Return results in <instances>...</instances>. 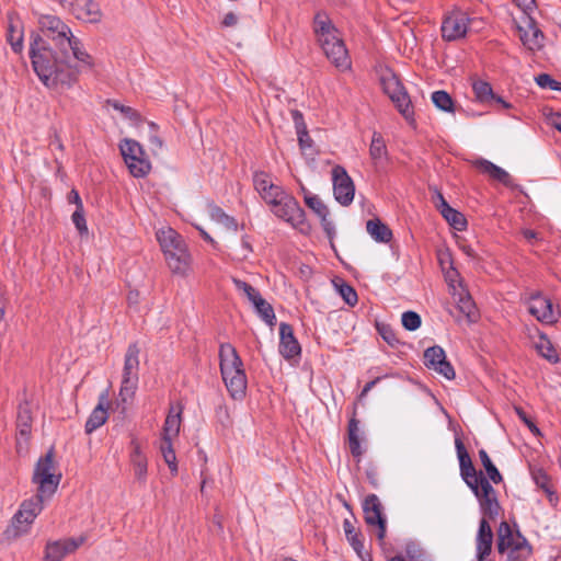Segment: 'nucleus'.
Returning <instances> with one entry per match:
<instances>
[{"label":"nucleus","mask_w":561,"mask_h":561,"mask_svg":"<svg viewBox=\"0 0 561 561\" xmlns=\"http://www.w3.org/2000/svg\"><path fill=\"white\" fill-rule=\"evenodd\" d=\"M497 550L506 554L508 561H524L531 554V546L518 530H513L506 522L497 529Z\"/></svg>","instance_id":"nucleus-8"},{"label":"nucleus","mask_w":561,"mask_h":561,"mask_svg":"<svg viewBox=\"0 0 561 561\" xmlns=\"http://www.w3.org/2000/svg\"><path fill=\"white\" fill-rule=\"evenodd\" d=\"M113 107L117 111H119L122 114H124L129 119H139V114L130 106L122 105L117 102L113 103Z\"/></svg>","instance_id":"nucleus-55"},{"label":"nucleus","mask_w":561,"mask_h":561,"mask_svg":"<svg viewBox=\"0 0 561 561\" xmlns=\"http://www.w3.org/2000/svg\"><path fill=\"white\" fill-rule=\"evenodd\" d=\"M237 21H238V18L234 13L232 12H228L227 14H225L224 19H222V25L224 26H233L237 24Z\"/></svg>","instance_id":"nucleus-59"},{"label":"nucleus","mask_w":561,"mask_h":561,"mask_svg":"<svg viewBox=\"0 0 561 561\" xmlns=\"http://www.w3.org/2000/svg\"><path fill=\"white\" fill-rule=\"evenodd\" d=\"M149 127L151 129V134L149 136V142L151 145V150L153 153H157L158 151L162 150L163 148V141L161 138L157 135V125L154 123H149Z\"/></svg>","instance_id":"nucleus-54"},{"label":"nucleus","mask_w":561,"mask_h":561,"mask_svg":"<svg viewBox=\"0 0 561 561\" xmlns=\"http://www.w3.org/2000/svg\"><path fill=\"white\" fill-rule=\"evenodd\" d=\"M379 379L380 378H376V379L367 382L365 385V387L363 388L360 396L362 397L366 396L375 387V385L379 381Z\"/></svg>","instance_id":"nucleus-64"},{"label":"nucleus","mask_w":561,"mask_h":561,"mask_svg":"<svg viewBox=\"0 0 561 561\" xmlns=\"http://www.w3.org/2000/svg\"><path fill=\"white\" fill-rule=\"evenodd\" d=\"M469 18L461 10H454L445 16L442 24V36L446 41H457L466 36Z\"/></svg>","instance_id":"nucleus-16"},{"label":"nucleus","mask_w":561,"mask_h":561,"mask_svg":"<svg viewBox=\"0 0 561 561\" xmlns=\"http://www.w3.org/2000/svg\"><path fill=\"white\" fill-rule=\"evenodd\" d=\"M378 332L379 334L382 336V339L391 346L396 345L397 343H399V340L397 337V334L396 332L389 327V325H386V324H381V325H378Z\"/></svg>","instance_id":"nucleus-53"},{"label":"nucleus","mask_w":561,"mask_h":561,"mask_svg":"<svg viewBox=\"0 0 561 561\" xmlns=\"http://www.w3.org/2000/svg\"><path fill=\"white\" fill-rule=\"evenodd\" d=\"M402 325L408 331H415L421 327L422 320L419 313L414 311H405L401 317Z\"/></svg>","instance_id":"nucleus-49"},{"label":"nucleus","mask_w":561,"mask_h":561,"mask_svg":"<svg viewBox=\"0 0 561 561\" xmlns=\"http://www.w3.org/2000/svg\"><path fill=\"white\" fill-rule=\"evenodd\" d=\"M432 102L434 105L444 112H454V101L451 96L444 90H438L432 93Z\"/></svg>","instance_id":"nucleus-45"},{"label":"nucleus","mask_w":561,"mask_h":561,"mask_svg":"<svg viewBox=\"0 0 561 561\" xmlns=\"http://www.w3.org/2000/svg\"><path fill=\"white\" fill-rule=\"evenodd\" d=\"M305 202L309 208H311L319 218L329 217L330 211L323 202L317 195H306Z\"/></svg>","instance_id":"nucleus-47"},{"label":"nucleus","mask_w":561,"mask_h":561,"mask_svg":"<svg viewBox=\"0 0 561 561\" xmlns=\"http://www.w3.org/2000/svg\"><path fill=\"white\" fill-rule=\"evenodd\" d=\"M332 180L335 199L343 206L350 205L354 199L355 186L346 170L340 165L334 167Z\"/></svg>","instance_id":"nucleus-17"},{"label":"nucleus","mask_w":561,"mask_h":561,"mask_svg":"<svg viewBox=\"0 0 561 561\" xmlns=\"http://www.w3.org/2000/svg\"><path fill=\"white\" fill-rule=\"evenodd\" d=\"M366 230L376 242L388 243L392 239L391 229L378 218L368 220Z\"/></svg>","instance_id":"nucleus-32"},{"label":"nucleus","mask_w":561,"mask_h":561,"mask_svg":"<svg viewBox=\"0 0 561 561\" xmlns=\"http://www.w3.org/2000/svg\"><path fill=\"white\" fill-rule=\"evenodd\" d=\"M34 405L28 400H23L18 407L16 413V430L18 438L16 446L18 450L22 448L23 443H27L32 433Z\"/></svg>","instance_id":"nucleus-18"},{"label":"nucleus","mask_w":561,"mask_h":561,"mask_svg":"<svg viewBox=\"0 0 561 561\" xmlns=\"http://www.w3.org/2000/svg\"><path fill=\"white\" fill-rule=\"evenodd\" d=\"M313 32L327 58L340 70L350 69L348 51L327 13L318 12L314 15Z\"/></svg>","instance_id":"nucleus-4"},{"label":"nucleus","mask_w":561,"mask_h":561,"mask_svg":"<svg viewBox=\"0 0 561 561\" xmlns=\"http://www.w3.org/2000/svg\"><path fill=\"white\" fill-rule=\"evenodd\" d=\"M424 364L427 368L435 370L448 380L455 378V370L450 363L447 362L445 351L438 345L428 347L424 352Z\"/></svg>","instance_id":"nucleus-20"},{"label":"nucleus","mask_w":561,"mask_h":561,"mask_svg":"<svg viewBox=\"0 0 561 561\" xmlns=\"http://www.w3.org/2000/svg\"><path fill=\"white\" fill-rule=\"evenodd\" d=\"M444 209H442L440 214L446 219V221L456 230L462 231L467 227V220L465 216L450 207L449 204H444Z\"/></svg>","instance_id":"nucleus-36"},{"label":"nucleus","mask_w":561,"mask_h":561,"mask_svg":"<svg viewBox=\"0 0 561 561\" xmlns=\"http://www.w3.org/2000/svg\"><path fill=\"white\" fill-rule=\"evenodd\" d=\"M219 366L226 388L234 400L245 396L248 380L243 363L230 343H222L219 347Z\"/></svg>","instance_id":"nucleus-6"},{"label":"nucleus","mask_w":561,"mask_h":561,"mask_svg":"<svg viewBox=\"0 0 561 561\" xmlns=\"http://www.w3.org/2000/svg\"><path fill=\"white\" fill-rule=\"evenodd\" d=\"M455 445L459 460L460 476H468L471 472H476L477 470L462 442L460 439H456Z\"/></svg>","instance_id":"nucleus-37"},{"label":"nucleus","mask_w":561,"mask_h":561,"mask_svg":"<svg viewBox=\"0 0 561 561\" xmlns=\"http://www.w3.org/2000/svg\"><path fill=\"white\" fill-rule=\"evenodd\" d=\"M533 479L538 488H540L547 495L548 501L551 505L556 506L558 496L552 489V484L548 474L541 469L533 471Z\"/></svg>","instance_id":"nucleus-35"},{"label":"nucleus","mask_w":561,"mask_h":561,"mask_svg":"<svg viewBox=\"0 0 561 561\" xmlns=\"http://www.w3.org/2000/svg\"><path fill=\"white\" fill-rule=\"evenodd\" d=\"M536 82L540 88L550 89L553 91L561 90V82L554 80L547 73H541L536 77Z\"/></svg>","instance_id":"nucleus-51"},{"label":"nucleus","mask_w":561,"mask_h":561,"mask_svg":"<svg viewBox=\"0 0 561 561\" xmlns=\"http://www.w3.org/2000/svg\"><path fill=\"white\" fill-rule=\"evenodd\" d=\"M71 219L80 234H84L88 232V226L83 214V207H77V209L71 216Z\"/></svg>","instance_id":"nucleus-52"},{"label":"nucleus","mask_w":561,"mask_h":561,"mask_svg":"<svg viewBox=\"0 0 561 561\" xmlns=\"http://www.w3.org/2000/svg\"><path fill=\"white\" fill-rule=\"evenodd\" d=\"M210 217L216 222L222 225L226 229L237 231L238 224L236 219L227 215L220 207L214 206L210 208Z\"/></svg>","instance_id":"nucleus-42"},{"label":"nucleus","mask_w":561,"mask_h":561,"mask_svg":"<svg viewBox=\"0 0 561 561\" xmlns=\"http://www.w3.org/2000/svg\"><path fill=\"white\" fill-rule=\"evenodd\" d=\"M293 116L297 128L299 146L301 150H306L311 147L312 140L308 135L305 123L302 122V115L298 111H294Z\"/></svg>","instance_id":"nucleus-41"},{"label":"nucleus","mask_w":561,"mask_h":561,"mask_svg":"<svg viewBox=\"0 0 561 561\" xmlns=\"http://www.w3.org/2000/svg\"><path fill=\"white\" fill-rule=\"evenodd\" d=\"M168 267L174 275L187 276L192 257L183 237L171 227H163L156 233Z\"/></svg>","instance_id":"nucleus-5"},{"label":"nucleus","mask_w":561,"mask_h":561,"mask_svg":"<svg viewBox=\"0 0 561 561\" xmlns=\"http://www.w3.org/2000/svg\"><path fill=\"white\" fill-rule=\"evenodd\" d=\"M549 124L561 133V113H551L548 116Z\"/></svg>","instance_id":"nucleus-58"},{"label":"nucleus","mask_w":561,"mask_h":561,"mask_svg":"<svg viewBox=\"0 0 561 561\" xmlns=\"http://www.w3.org/2000/svg\"><path fill=\"white\" fill-rule=\"evenodd\" d=\"M434 203H435V206L436 208L439 210V213L442 211V209H444V204H448L445 199V197L443 196V194L435 190V199H434Z\"/></svg>","instance_id":"nucleus-60"},{"label":"nucleus","mask_w":561,"mask_h":561,"mask_svg":"<svg viewBox=\"0 0 561 561\" xmlns=\"http://www.w3.org/2000/svg\"><path fill=\"white\" fill-rule=\"evenodd\" d=\"M472 90L476 99L485 104L492 103V100L495 99V94L493 93V89L491 84L483 80H476L472 83Z\"/></svg>","instance_id":"nucleus-38"},{"label":"nucleus","mask_w":561,"mask_h":561,"mask_svg":"<svg viewBox=\"0 0 561 561\" xmlns=\"http://www.w3.org/2000/svg\"><path fill=\"white\" fill-rule=\"evenodd\" d=\"M83 543V538H64L48 541L45 547L44 561H62Z\"/></svg>","instance_id":"nucleus-19"},{"label":"nucleus","mask_w":561,"mask_h":561,"mask_svg":"<svg viewBox=\"0 0 561 561\" xmlns=\"http://www.w3.org/2000/svg\"><path fill=\"white\" fill-rule=\"evenodd\" d=\"M38 25L43 35L49 39L55 47H67L70 49L73 58L82 66L93 68L92 56L85 50L80 38L75 36L70 27L57 15L41 14Z\"/></svg>","instance_id":"nucleus-3"},{"label":"nucleus","mask_w":561,"mask_h":561,"mask_svg":"<svg viewBox=\"0 0 561 561\" xmlns=\"http://www.w3.org/2000/svg\"><path fill=\"white\" fill-rule=\"evenodd\" d=\"M279 353L285 359L299 357L301 347L294 335L293 327L286 322L279 324Z\"/></svg>","instance_id":"nucleus-21"},{"label":"nucleus","mask_w":561,"mask_h":561,"mask_svg":"<svg viewBox=\"0 0 561 561\" xmlns=\"http://www.w3.org/2000/svg\"><path fill=\"white\" fill-rule=\"evenodd\" d=\"M108 394L107 392H102L99 397L98 405L93 409L85 422V432L88 434H91L106 422L108 417Z\"/></svg>","instance_id":"nucleus-25"},{"label":"nucleus","mask_w":561,"mask_h":561,"mask_svg":"<svg viewBox=\"0 0 561 561\" xmlns=\"http://www.w3.org/2000/svg\"><path fill=\"white\" fill-rule=\"evenodd\" d=\"M519 38L530 50L542 47L543 34L533 22H528L526 27H519Z\"/></svg>","instance_id":"nucleus-30"},{"label":"nucleus","mask_w":561,"mask_h":561,"mask_svg":"<svg viewBox=\"0 0 561 561\" xmlns=\"http://www.w3.org/2000/svg\"><path fill=\"white\" fill-rule=\"evenodd\" d=\"M139 354L137 343H131L124 357L122 385L119 389L121 400L126 403L135 396L139 381Z\"/></svg>","instance_id":"nucleus-10"},{"label":"nucleus","mask_w":561,"mask_h":561,"mask_svg":"<svg viewBox=\"0 0 561 561\" xmlns=\"http://www.w3.org/2000/svg\"><path fill=\"white\" fill-rule=\"evenodd\" d=\"M524 11L531 10L535 7V0H514Z\"/></svg>","instance_id":"nucleus-62"},{"label":"nucleus","mask_w":561,"mask_h":561,"mask_svg":"<svg viewBox=\"0 0 561 561\" xmlns=\"http://www.w3.org/2000/svg\"><path fill=\"white\" fill-rule=\"evenodd\" d=\"M476 167L480 172L488 175L490 179L499 181L505 185L510 184V174L504 169L495 165L491 161L480 159L476 162Z\"/></svg>","instance_id":"nucleus-31"},{"label":"nucleus","mask_w":561,"mask_h":561,"mask_svg":"<svg viewBox=\"0 0 561 561\" xmlns=\"http://www.w3.org/2000/svg\"><path fill=\"white\" fill-rule=\"evenodd\" d=\"M337 288L340 295L348 306L353 307L357 304L358 297L352 286L347 285L346 283H342L340 286H337Z\"/></svg>","instance_id":"nucleus-50"},{"label":"nucleus","mask_w":561,"mask_h":561,"mask_svg":"<svg viewBox=\"0 0 561 561\" xmlns=\"http://www.w3.org/2000/svg\"><path fill=\"white\" fill-rule=\"evenodd\" d=\"M69 48L54 49L44 36L32 33L28 56L39 81L48 89L70 88L77 81V71L70 65Z\"/></svg>","instance_id":"nucleus-1"},{"label":"nucleus","mask_w":561,"mask_h":561,"mask_svg":"<svg viewBox=\"0 0 561 561\" xmlns=\"http://www.w3.org/2000/svg\"><path fill=\"white\" fill-rule=\"evenodd\" d=\"M172 442L173 440H162L160 450H161L162 457H163L165 463L168 465L171 473L173 476H175L178 473V461H176L175 451L172 446Z\"/></svg>","instance_id":"nucleus-44"},{"label":"nucleus","mask_w":561,"mask_h":561,"mask_svg":"<svg viewBox=\"0 0 561 561\" xmlns=\"http://www.w3.org/2000/svg\"><path fill=\"white\" fill-rule=\"evenodd\" d=\"M459 248L461 249V251L470 259H476L477 257V253L474 251V249L469 245V244H466V243H460L459 244Z\"/></svg>","instance_id":"nucleus-61"},{"label":"nucleus","mask_w":561,"mask_h":561,"mask_svg":"<svg viewBox=\"0 0 561 561\" xmlns=\"http://www.w3.org/2000/svg\"><path fill=\"white\" fill-rule=\"evenodd\" d=\"M69 202L75 203L77 207H83L79 193L72 190L69 194Z\"/></svg>","instance_id":"nucleus-63"},{"label":"nucleus","mask_w":561,"mask_h":561,"mask_svg":"<svg viewBox=\"0 0 561 561\" xmlns=\"http://www.w3.org/2000/svg\"><path fill=\"white\" fill-rule=\"evenodd\" d=\"M45 501H47V499L39 497L38 494H35L20 504V507L13 515L11 523L15 536L28 531L30 526L43 511Z\"/></svg>","instance_id":"nucleus-13"},{"label":"nucleus","mask_w":561,"mask_h":561,"mask_svg":"<svg viewBox=\"0 0 561 561\" xmlns=\"http://www.w3.org/2000/svg\"><path fill=\"white\" fill-rule=\"evenodd\" d=\"M182 411L183 408L180 404L170 408L163 426L162 440H173L178 437L182 423Z\"/></svg>","instance_id":"nucleus-27"},{"label":"nucleus","mask_w":561,"mask_h":561,"mask_svg":"<svg viewBox=\"0 0 561 561\" xmlns=\"http://www.w3.org/2000/svg\"><path fill=\"white\" fill-rule=\"evenodd\" d=\"M488 517L480 520L479 529L476 537V557L477 560H484L491 552L493 542V533L489 525Z\"/></svg>","instance_id":"nucleus-23"},{"label":"nucleus","mask_w":561,"mask_h":561,"mask_svg":"<svg viewBox=\"0 0 561 561\" xmlns=\"http://www.w3.org/2000/svg\"><path fill=\"white\" fill-rule=\"evenodd\" d=\"M61 471L55 459V450L50 448L35 463L32 482L36 485V494L47 500L56 493L61 481Z\"/></svg>","instance_id":"nucleus-7"},{"label":"nucleus","mask_w":561,"mask_h":561,"mask_svg":"<svg viewBox=\"0 0 561 561\" xmlns=\"http://www.w3.org/2000/svg\"><path fill=\"white\" fill-rule=\"evenodd\" d=\"M7 41L15 54L23 53L24 28L21 20L13 13L8 15Z\"/></svg>","instance_id":"nucleus-24"},{"label":"nucleus","mask_w":561,"mask_h":561,"mask_svg":"<svg viewBox=\"0 0 561 561\" xmlns=\"http://www.w3.org/2000/svg\"><path fill=\"white\" fill-rule=\"evenodd\" d=\"M479 458L489 477L488 480L495 484L500 483L502 481V476L484 449L479 450Z\"/></svg>","instance_id":"nucleus-43"},{"label":"nucleus","mask_w":561,"mask_h":561,"mask_svg":"<svg viewBox=\"0 0 561 561\" xmlns=\"http://www.w3.org/2000/svg\"><path fill=\"white\" fill-rule=\"evenodd\" d=\"M133 451L130 454V463L133 466L134 474L140 482H145L148 472V460L142 453L140 445L136 442L131 443Z\"/></svg>","instance_id":"nucleus-29"},{"label":"nucleus","mask_w":561,"mask_h":561,"mask_svg":"<svg viewBox=\"0 0 561 561\" xmlns=\"http://www.w3.org/2000/svg\"><path fill=\"white\" fill-rule=\"evenodd\" d=\"M405 554L410 561H431L426 552L415 542L407 543Z\"/></svg>","instance_id":"nucleus-48"},{"label":"nucleus","mask_w":561,"mask_h":561,"mask_svg":"<svg viewBox=\"0 0 561 561\" xmlns=\"http://www.w3.org/2000/svg\"><path fill=\"white\" fill-rule=\"evenodd\" d=\"M70 10L77 19L89 23H96L102 16L100 7L94 0H77Z\"/></svg>","instance_id":"nucleus-26"},{"label":"nucleus","mask_w":561,"mask_h":561,"mask_svg":"<svg viewBox=\"0 0 561 561\" xmlns=\"http://www.w3.org/2000/svg\"><path fill=\"white\" fill-rule=\"evenodd\" d=\"M320 219H321V225H322L323 230L331 238L335 232L333 222L329 219V217H324V218H320Z\"/></svg>","instance_id":"nucleus-57"},{"label":"nucleus","mask_w":561,"mask_h":561,"mask_svg":"<svg viewBox=\"0 0 561 561\" xmlns=\"http://www.w3.org/2000/svg\"><path fill=\"white\" fill-rule=\"evenodd\" d=\"M369 156L375 165L381 164L387 160L388 150L382 136L375 131L369 146Z\"/></svg>","instance_id":"nucleus-34"},{"label":"nucleus","mask_w":561,"mask_h":561,"mask_svg":"<svg viewBox=\"0 0 561 561\" xmlns=\"http://www.w3.org/2000/svg\"><path fill=\"white\" fill-rule=\"evenodd\" d=\"M232 283H233L236 289L240 294L245 296L252 305L254 304V301H256L261 297L260 291L256 288H254L252 285L248 284L247 282L238 279V278H233Z\"/></svg>","instance_id":"nucleus-46"},{"label":"nucleus","mask_w":561,"mask_h":561,"mask_svg":"<svg viewBox=\"0 0 561 561\" xmlns=\"http://www.w3.org/2000/svg\"><path fill=\"white\" fill-rule=\"evenodd\" d=\"M347 432L351 454L357 459V461H359L364 454V449L362 447L359 422L355 417L350 420Z\"/></svg>","instance_id":"nucleus-33"},{"label":"nucleus","mask_w":561,"mask_h":561,"mask_svg":"<svg viewBox=\"0 0 561 561\" xmlns=\"http://www.w3.org/2000/svg\"><path fill=\"white\" fill-rule=\"evenodd\" d=\"M461 478L477 496L483 515L489 519H494L500 513V504L490 481L482 472L478 471L461 476Z\"/></svg>","instance_id":"nucleus-9"},{"label":"nucleus","mask_w":561,"mask_h":561,"mask_svg":"<svg viewBox=\"0 0 561 561\" xmlns=\"http://www.w3.org/2000/svg\"><path fill=\"white\" fill-rule=\"evenodd\" d=\"M253 185L261 198L271 206L275 216L293 226L304 221V210L296 198L287 194L280 185L275 184L271 174L264 171L255 172Z\"/></svg>","instance_id":"nucleus-2"},{"label":"nucleus","mask_w":561,"mask_h":561,"mask_svg":"<svg viewBox=\"0 0 561 561\" xmlns=\"http://www.w3.org/2000/svg\"><path fill=\"white\" fill-rule=\"evenodd\" d=\"M380 83L383 92L396 104L398 111L404 116V118L408 121L412 119L413 108L411 100L398 77L391 70H386L381 75Z\"/></svg>","instance_id":"nucleus-11"},{"label":"nucleus","mask_w":561,"mask_h":561,"mask_svg":"<svg viewBox=\"0 0 561 561\" xmlns=\"http://www.w3.org/2000/svg\"><path fill=\"white\" fill-rule=\"evenodd\" d=\"M445 278L450 287V291L454 290V288H458V283L459 282H462L460 278H459V274L458 272L451 267L450 270H448L445 274Z\"/></svg>","instance_id":"nucleus-56"},{"label":"nucleus","mask_w":561,"mask_h":561,"mask_svg":"<svg viewBox=\"0 0 561 561\" xmlns=\"http://www.w3.org/2000/svg\"><path fill=\"white\" fill-rule=\"evenodd\" d=\"M343 529L345 537L356 554L363 560L366 561V559H370V556L365 552L364 548V541L360 535V531L355 527L354 523L345 518L343 522Z\"/></svg>","instance_id":"nucleus-28"},{"label":"nucleus","mask_w":561,"mask_h":561,"mask_svg":"<svg viewBox=\"0 0 561 561\" xmlns=\"http://www.w3.org/2000/svg\"><path fill=\"white\" fill-rule=\"evenodd\" d=\"M529 313L543 324H553L561 317V311L551 300L540 293L531 294L527 300Z\"/></svg>","instance_id":"nucleus-15"},{"label":"nucleus","mask_w":561,"mask_h":561,"mask_svg":"<svg viewBox=\"0 0 561 561\" xmlns=\"http://www.w3.org/2000/svg\"><path fill=\"white\" fill-rule=\"evenodd\" d=\"M450 293L458 310L468 319V321H474L478 316L477 307L469 291L462 285V282H459L458 288H454Z\"/></svg>","instance_id":"nucleus-22"},{"label":"nucleus","mask_w":561,"mask_h":561,"mask_svg":"<svg viewBox=\"0 0 561 561\" xmlns=\"http://www.w3.org/2000/svg\"><path fill=\"white\" fill-rule=\"evenodd\" d=\"M535 347L537 352L549 362H558V354L554 347L552 346L551 342L545 334L539 333V340L535 342Z\"/></svg>","instance_id":"nucleus-40"},{"label":"nucleus","mask_w":561,"mask_h":561,"mask_svg":"<svg viewBox=\"0 0 561 561\" xmlns=\"http://www.w3.org/2000/svg\"><path fill=\"white\" fill-rule=\"evenodd\" d=\"M365 523L368 526L377 527V538L383 541L387 531V519L383 514V506L376 494H369L363 502Z\"/></svg>","instance_id":"nucleus-14"},{"label":"nucleus","mask_w":561,"mask_h":561,"mask_svg":"<svg viewBox=\"0 0 561 561\" xmlns=\"http://www.w3.org/2000/svg\"><path fill=\"white\" fill-rule=\"evenodd\" d=\"M260 318L268 325H274L276 321L275 312L271 304L262 296L252 305Z\"/></svg>","instance_id":"nucleus-39"},{"label":"nucleus","mask_w":561,"mask_h":561,"mask_svg":"<svg viewBox=\"0 0 561 561\" xmlns=\"http://www.w3.org/2000/svg\"><path fill=\"white\" fill-rule=\"evenodd\" d=\"M119 149L133 176L145 178L150 172L151 163L139 142L133 139H124Z\"/></svg>","instance_id":"nucleus-12"}]
</instances>
